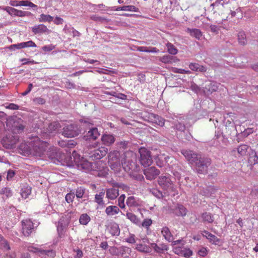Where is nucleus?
<instances>
[{
	"instance_id": "nucleus-1",
	"label": "nucleus",
	"mask_w": 258,
	"mask_h": 258,
	"mask_svg": "<svg viewBox=\"0 0 258 258\" xmlns=\"http://www.w3.org/2000/svg\"><path fill=\"white\" fill-rule=\"evenodd\" d=\"M29 145L30 147H28L25 143H21L19 149L24 151L25 155L30 153L35 156L41 157L46 151L48 144L36 138Z\"/></svg>"
},
{
	"instance_id": "nucleus-2",
	"label": "nucleus",
	"mask_w": 258,
	"mask_h": 258,
	"mask_svg": "<svg viewBox=\"0 0 258 258\" xmlns=\"http://www.w3.org/2000/svg\"><path fill=\"white\" fill-rule=\"evenodd\" d=\"M209 9L213 12V14L221 15L222 20H227L230 15L231 18L237 17V14L240 12L239 8L236 9L235 11H232L228 5H224L221 1H216L212 4Z\"/></svg>"
},
{
	"instance_id": "nucleus-3",
	"label": "nucleus",
	"mask_w": 258,
	"mask_h": 258,
	"mask_svg": "<svg viewBox=\"0 0 258 258\" xmlns=\"http://www.w3.org/2000/svg\"><path fill=\"white\" fill-rule=\"evenodd\" d=\"M135 159L136 156L132 151H126L121 156V165L125 171H128L133 168Z\"/></svg>"
},
{
	"instance_id": "nucleus-4",
	"label": "nucleus",
	"mask_w": 258,
	"mask_h": 258,
	"mask_svg": "<svg viewBox=\"0 0 258 258\" xmlns=\"http://www.w3.org/2000/svg\"><path fill=\"white\" fill-rule=\"evenodd\" d=\"M21 233L26 237H29L35 231L34 223L30 218L23 219L21 221Z\"/></svg>"
},
{
	"instance_id": "nucleus-5",
	"label": "nucleus",
	"mask_w": 258,
	"mask_h": 258,
	"mask_svg": "<svg viewBox=\"0 0 258 258\" xmlns=\"http://www.w3.org/2000/svg\"><path fill=\"white\" fill-rule=\"evenodd\" d=\"M108 164L112 169L117 170L121 165V157L117 151H113L108 154Z\"/></svg>"
},
{
	"instance_id": "nucleus-6",
	"label": "nucleus",
	"mask_w": 258,
	"mask_h": 258,
	"mask_svg": "<svg viewBox=\"0 0 258 258\" xmlns=\"http://www.w3.org/2000/svg\"><path fill=\"white\" fill-rule=\"evenodd\" d=\"M139 152L140 154V162L144 167H148L152 163V158L151 152L144 147L139 149Z\"/></svg>"
},
{
	"instance_id": "nucleus-7",
	"label": "nucleus",
	"mask_w": 258,
	"mask_h": 258,
	"mask_svg": "<svg viewBox=\"0 0 258 258\" xmlns=\"http://www.w3.org/2000/svg\"><path fill=\"white\" fill-rule=\"evenodd\" d=\"M158 183L162 188L165 190L172 191L173 183L169 175H161L158 178Z\"/></svg>"
},
{
	"instance_id": "nucleus-8",
	"label": "nucleus",
	"mask_w": 258,
	"mask_h": 258,
	"mask_svg": "<svg viewBox=\"0 0 258 258\" xmlns=\"http://www.w3.org/2000/svg\"><path fill=\"white\" fill-rule=\"evenodd\" d=\"M211 160L208 158L200 157L198 161L195 163L196 169L200 174H206L208 172V168L210 165Z\"/></svg>"
},
{
	"instance_id": "nucleus-9",
	"label": "nucleus",
	"mask_w": 258,
	"mask_h": 258,
	"mask_svg": "<svg viewBox=\"0 0 258 258\" xmlns=\"http://www.w3.org/2000/svg\"><path fill=\"white\" fill-rule=\"evenodd\" d=\"M81 130L75 124H68L63 128L62 135L67 138H73L77 136Z\"/></svg>"
},
{
	"instance_id": "nucleus-10",
	"label": "nucleus",
	"mask_w": 258,
	"mask_h": 258,
	"mask_svg": "<svg viewBox=\"0 0 258 258\" xmlns=\"http://www.w3.org/2000/svg\"><path fill=\"white\" fill-rule=\"evenodd\" d=\"M108 149L104 147L90 151L89 157L92 160H100L104 157L107 153Z\"/></svg>"
},
{
	"instance_id": "nucleus-11",
	"label": "nucleus",
	"mask_w": 258,
	"mask_h": 258,
	"mask_svg": "<svg viewBox=\"0 0 258 258\" xmlns=\"http://www.w3.org/2000/svg\"><path fill=\"white\" fill-rule=\"evenodd\" d=\"M69 224V221L67 218L62 217L60 219L57 226V231L59 237H64Z\"/></svg>"
},
{
	"instance_id": "nucleus-12",
	"label": "nucleus",
	"mask_w": 258,
	"mask_h": 258,
	"mask_svg": "<svg viewBox=\"0 0 258 258\" xmlns=\"http://www.w3.org/2000/svg\"><path fill=\"white\" fill-rule=\"evenodd\" d=\"M119 187H121V185L119 183H113L112 187L106 189V198L110 200H115L119 196Z\"/></svg>"
},
{
	"instance_id": "nucleus-13",
	"label": "nucleus",
	"mask_w": 258,
	"mask_h": 258,
	"mask_svg": "<svg viewBox=\"0 0 258 258\" xmlns=\"http://www.w3.org/2000/svg\"><path fill=\"white\" fill-rule=\"evenodd\" d=\"M181 153L187 161L191 164L196 163L200 158L197 154L191 150H183Z\"/></svg>"
},
{
	"instance_id": "nucleus-14",
	"label": "nucleus",
	"mask_w": 258,
	"mask_h": 258,
	"mask_svg": "<svg viewBox=\"0 0 258 258\" xmlns=\"http://www.w3.org/2000/svg\"><path fill=\"white\" fill-rule=\"evenodd\" d=\"M160 173L159 170L155 167H150L144 170V174L146 178L150 180L155 179Z\"/></svg>"
},
{
	"instance_id": "nucleus-15",
	"label": "nucleus",
	"mask_w": 258,
	"mask_h": 258,
	"mask_svg": "<svg viewBox=\"0 0 258 258\" xmlns=\"http://www.w3.org/2000/svg\"><path fill=\"white\" fill-rule=\"evenodd\" d=\"M156 164L158 166L162 167L168 162L167 160H171V162H176V160L173 157L165 156L164 154L158 155L155 158Z\"/></svg>"
},
{
	"instance_id": "nucleus-16",
	"label": "nucleus",
	"mask_w": 258,
	"mask_h": 258,
	"mask_svg": "<svg viewBox=\"0 0 258 258\" xmlns=\"http://www.w3.org/2000/svg\"><path fill=\"white\" fill-rule=\"evenodd\" d=\"M100 136L98 128L96 127H93L90 129L86 134L84 136V139L85 140H96Z\"/></svg>"
},
{
	"instance_id": "nucleus-17",
	"label": "nucleus",
	"mask_w": 258,
	"mask_h": 258,
	"mask_svg": "<svg viewBox=\"0 0 258 258\" xmlns=\"http://www.w3.org/2000/svg\"><path fill=\"white\" fill-rule=\"evenodd\" d=\"M60 127V124L57 122H53L50 123L48 127L47 128V131L45 133L43 134L42 135L44 139L47 138L50 136V134L52 133L53 132L55 131L57 129H58Z\"/></svg>"
},
{
	"instance_id": "nucleus-18",
	"label": "nucleus",
	"mask_w": 258,
	"mask_h": 258,
	"mask_svg": "<svg viewBox=\"0 0 258 258\" xmlns=\"http://www.w3.org/2000/svg\"><path fill=\"white\" fill-rule=\"evenodd\" d=\"M202 235L203 236L206 237L209 240V242L213 244L217 245L220 242L219 238L208 231H203Z\"/></svg>"
},
{
	"instance_id": "nucleus-19",
	"label": "nucleus",
	"mask_w": 258,
	"mask_h": 258,
	"mask_svg": "<svg viewBox=\"0 0 258 258\" xmlns=\"http://www.w3.org/2000/svg\"><path fill=\"white\" fill-rule=\"evenodd\" d=\"M32 31L34 34L49 33V30L43 24H39L32 27Z\"/></svg>"
},
{
	"instance_id": "nucleus-20",
	"label": "nucleus",
	"mask_w": 258,
	"mask_h": 258,
	"mask_svg": "<svg viewBox=\"0 0 258 258\" xmlns=\"http://www.w3.org/2000/svg\"><path fill=\"white\" fill-rule=\"evenodd\" d=\"M151 246L155 251L159 253H162L165 251H167L169 249L167 245L165 243H161L159 245H157L156 243H152Z\"/></svg>"
},
{
	"instance_id": "nucleus-21",
	"label": "nucleus",
	"mask_w": 258,
	"mask_h": 258,
	"mask_svg": "<svg viewBox=\"0 0 258 258\" xmlns=\"http://www.w3.org/2000/svg\"><path fill=\"white\" fill-rule=\"evenodd\" d=\"M102 143L107 146H109L115 142V138L112 135H103L101 139Z\"/></svg>"
},
{
	"instance_id": "nucleus-22",
	"label": "nucleus",
	"mask_w": 258,
	"mask_h": 258,
	"mask_svg": "<svg viewBox=\"0 0 258 258\" xmlns=\"http://www.w3.org/2000/svg\"><path fill=\"white\" fill-rule=\"evenodd\" d=\"M218 89L216 83L209 82L205 85L204 88V92L207 95L212 94L213 92L216 91Z\"/></svg>"
},
{
	"instance_id": "nucleus-23",
	"label": "nucleus",
	"mask_w": 258,
	"mask_h": 258,
	"mask_svg": "<svg viewBox=\"0 0 258 258\" xmlns=\"http://www.w3.org/2000/svg\"><path fill=\"white\" fill-rule=\"evenodd\" d=\"M149 118L151 119V121L157 124L160 126H164L165 124V119L161 116L156 115L155 114H150L149 115Z\"/></svg>"
},
{
	"instance_id": "nucleus-24",
	"label": "nucleus",
	"mask_w": 258,
	"mask_h": 258,
	"mask_svg": "<svg viewBox=\"0 0 258 258\" xmlns=\"http://www.w3.org/2000/svg\"><path fill=\"white\" fill-rule=\"evenodd\" d=\"M248 162L250 165H253L258 163V157L256 152L251 149L248 152Z\"/></svg>"
},
{
	"instance_id": "nucleus-25",
	"label": "nucleus",
	"mask_w": 258,
	"mask_h": 258,
	"mask_svg": "<svg viewBox=\"0 0 258 258\" xmlns=\"http://www.w3.org/2000/svg\"><path fill=\"white\" fill-rule=\"evenodd\" d=\"M160 61L164 63H176L179 61V59L176 57L169 55H165L159 58Z\"/></svg>"
},
{
	"instance_id": "nucleus-26",
	"label": "nucleus",
	"mask_w": 258,
	"mask_h": 258,
	"mask_svg": "<svg viewBox=\"0 0 258 258\" xmlns=\"http://www.w3.org/2000/svg\"><path fill=\"white\" fill-rule=\"evenodd\" d=\"M161 233L164 238L168 242H171L173 240V236L171 234L168 227L165 226L162 228Z\"/></svg>"
},
{
	"instance_id": "nucleus-27",
	"label": "nucleus",
	"mask_w": 258,
	"mask_h": 258,
	"mask_svg": "<svg viewBox=\"0 0 258 258\" xmlns=\"http://www.w3.org/2000/svg\"><path fill=\"white\" fill-rule=\"evenodd\" d=\"M31 192V187L27 184H23L21 189L20 194L24 199H26Z\"/></svg>"
},
{
	"instance_id": "nucleus-28",
	"label": "nucleus",
	"mask_w": 258,
	"mask_h": 258,
	"mask_svg": "<svg viewBox=\"0 0 258 258\" xmlns=\"http://www.w3.org/2000/svg\"><path fill=\"white\" fill-rule=\"evenodd\" d=\"M119 209L116 206H109L106 207L105 209V213L108 216H113L119 213Z\"/></svg>"
},
{
	"instance_id": "nucleus-29",
	"label": "nucleus",
	"mask_w": 258,
	"mask_h": 258,
	"mask_svg": "<svg viewBox=\"0 0 258 258\" xmlns=\"http://www.w3.org/2000/svg\"><path fill=\"white\" fill-rule=\"evenodd\" d=\"M186 31L190 34L191 36L194 37L198 40H200L202 36V32L200 29H198L187 28Z\"/></svg>"
},
{
	"instance_id": "nucleus-30",
	"label": "nucleus",
	"mask_w": 258,
	"mask_h": 258,
	"mask_svg": "<svg viewBox=\"0 0 258 258\" xmlns=\"http://www.w3.org/2000/svg\"><path fill=\"white\" fill-rule=\"evenodd\" d=\"M202 222L204 223H212L214 220L213 215L208 212H204L202 214Z\"/></svg>"
},
{
	"instance_id": "nucleus-31",
	"label": "nucleus",
	"mask_w": 258,
	"mask_h": 258,
	"mask_svg": "<svg viewBox=\"0 0 258 258\" xmlns=\"http://www.w3.org/2000/svg\"><path fill=\"white\" fill-rule=\"evenodd\" d=\"M109 233L113 236H118L120 233V229L116 223L111 224L108 228Z\"/></svg>"
},
{
	"instance_id": "nucleus-32",
	"label": "nucleus",
	"mask_w": 258,
	"mask_h": 258,
	"mask_svg": "<svg viewBox=\"0 0 258 258\" xmlns=\"http://www.w3.org/2000/svg\"><path fill=\"white\" fill-rule=\"evenodd\" d=\"M175 213L178 216H184L187 213V210L183 206L178 205L175 209Z\"/></svg>"
},
{
	"instance_id": "nucleus-33",
	"label": "nucleus",
	"mask_w": 258,
	"mask_h": 258,
	"mask_svg": "<svg viewBox=\"0 0 258 258\" xmlns=\"http://www.w3.org/2000/svg\"><path fill=\"white\" fill-rule=\"evenodd\" d=\"M238 40L239 44L244 45L247 43L246 34L243 31H239L237 35Z\"/></svg>"
},
{
	"instance_id": "nucleus-34",
	"label": "nucleus",
	"mask_w": 258,
	"mask_h": 258,
	"mask_svg": "<svg viewBox=\"0 0 258 258\" xmlns=\"http://www.w3.org/2000/svg\"><path fill=\"white\" fill-rule=\"evenodd\" d=\"M41 256H45L46 258H54L55 256V251L53 250L42 249Z\"/></svg>"
},
{
	"instance_id": "nucleus-35",
	"label": "nucleus",
	"mask_w": 258,
	"mask_h": 258,
	"mask_svg": "<svg viewBox=\"0 0 258 258\" xmlns=\"http://www.w3.org/2000/svg\"><path fill=\"white\" fill-rule=\"evenodd\" d=\"M105 195V191L103 189L98 194H96L95 196V202H96L99 205H104V202L103 200V197Z\"/></svg>"
},
{
	"instance_id": "nucleus-36",
	"label": "nucleus",
	"mask_w": 258,
	"mask_h": 258,
	"mask_svg": "<svg viewBox=\"0 0 258 258\" xmlns=\"http://www.w3.org/2000/svg\"><path fill=\"white\" fill-rule=\"evenodd\" d=\"M126 205L130 207H136L139 206L138 201L133 196H131L127 199Z\"/></svg>"
},
{
	"instance_id": "nucleus-37",
	"label": "nucleus",
	"mask_w": 258,
	"mask_h": 258,
	"mask_svg": "<svg viewBox=\"0 0 258 258\" xmlns=\"http://www.w3.org/2000/svg\"><path fill=\"white\" fill-rule=\"evenodd\" d=\"M0 247L6 250H9L11 249L8 241L1 234H0Z\"/></svg>"
},
{
	"instance_id": "nucleus-38",
	"label": "nucleus",
	"mask_w": 258,
	"mask_h": 258,
	"mask_svg": "<svg viewBox=\"0 0 258 258\" xmlns=\"http://www.w3.org/2000/svg\"><path fill=\"white\" fill-rule=\"evenodd\" d=\"M248 149L249 147L247 145L243 144L239 146L237 148V150L240 155L244 156L246 155Z\"/></svg>"
},
{
	"instance_id": "nucleus-39",
	"label": "nucleus",
	"mask_w": 258,
	"mask_h": 258,
	"mask_svg": "<svg viewBox=\"0 0 258 258\" xmlns=\"http://www.w3.org/2000/svg\"><path fill=\"white\" fill-rule=\"evenodd\" d=\"M166 46L167 48L168 52L172 55H175L178 52L177 49L174 46V45L170 42L167 43Z\"/></svg>"
},
{
	"instance_id": "nucleus-40",
	"label": "nucleus",
	"mask_w": 258,
	"mask_h": 258,
	"mask_svg": "<svg viewBox=\"0 0 258 258\" xmlns=\"http://www.w3.org/2000/svg\"><path fill=\"white\" fill-rule=\"evenodd\" d=\"M53 17L49 15H45L44 14H41L38 19L40 22H50L53 20Z\"/></svg>"
},
{
	"instance_id": "nucleus-41",
	"label": "nucleus",
	"mask_w": 258,
	"mask_h": 258,
	"mask_svg": "<svg viewBox=\"0 0 258 258\" xmlns=\"http://www.w3.org/2000/svg\"><path fill=\"white\" fill-rule=\"evenodd\" d=\"M136 249L140 251L144 252H149L151 251V248L145 244H137Z\"/></svg>"
},
{
	"instance_id": "nucleus-42",
	"label": "nucleus",
	"mask_w": 258,
	"mask_h": 258,
	"mask_svg": "<svg viewBox=\"0 0 258 258\" xmlns=\"http://www.w3.org/2000/svg\"><path fill=\"white\" fill-rule=\"evenodd\" d=\"M90 220V217L87 214H83L81 215L79 221L81 224L86 225Z\"/></svg>"
},
{
	"instance_id": "nucleus-43",
	"label": "nucleus",
	"mask_w": 258,
	"mask_h": 258,
	"mask_svg": "<svg viewBox=\"0 0 258 258\" xmlns=\"http://www.w3.org/2000/svg\"><path fill=\"white\" fill-rule=\"evenodd\" d=\"M127 218L135 224H138L139 223V219L136 215L132 213H127Z\"/></svg>"
},
{
	"instance_id": "nucleus-44",
	"label": "nucleus",
	"mask_w": 258,
	"mask_h": 258,
	"mask_svg": "<svg viewBox=\"0 0 258 258\" xmlns=\"http://www.w3.org/2000/svg\"><path fill=\"white\" fill-rule=\"evenodd\" d=\"M90 19L94 21L103 23L104 22H108L109 20L105 18L101 17L98 15H93L90 16Z\"/></svg>"
},
{
	"instance_id": "nucleus-45",
	"label": "nucleus",
	"mask_w": 258,
	"mask_h": 258,
	"mask_svg": "<svg viewBox=\"0 0 258 258\" xmlns=\"http://www.w3.org/2000/svg\"><path fill=\"white\" fill-rule=\"evenodd\" d=\"M171 71L175 73H179V74H190V71L189 70H185L184 69H178L174 67H172L171 68Z\"/></svg>"
},
{
	"instance_id": "nucleus-46",
	"label": "nucleus",
	"mask_w": 258,
	"mask_h": 258,
	"mask_svg": "<svg viewBox=\"0 0 258 258\" xmlns=\"http://www.w3.org/2000/svg\"><path fill=\"white\" fill-rule=\"evenodd\" d=\"M81 167L86 170H89L92 168V163L87 160H84L80 163Z\"/></svg>"
},
{
	"instance_id": "nucleus-47",
	"label": "nucleus",
	"mask_w": 258,
	"mask_h": 258,
	"mask_svg": "<svg viewBox=\"0 0 258 258\" xmlns=\"http://www.w3.org/2000/svg\"><path fill=\"white\" fill-rule=\"evenodd\" d=\"M0 194L6 196V198H8L12 196L11 190L8 187H5L1 189Z\"/></svg>"
},
{
	"instance_id": "nucleus-48",
	"label": "nucleus",
	"mask_w": 258,
	"mask_h": 258,
	"mask_svg": "<svg viewBox=\"0 0 258 258\" xmlns=\"http://www.w3.org/2000/svg\"><path fill=\"white\" fill-rule=\"evenodd\" d=\"M28 250L29 251L38 254L39 256H41V251L42 249L33 246H30L28 247Z\"/></svg>"
},
{
	"instance_id": "nucleus-49",
	"label": "nucleus",
	"mask_w": 258,
	"mask_h": 258,
	"mask_svg": "<svg viewBox=\"0 0 258 258\" xmlns=\"http://www.w3.org/2000/svg\"><path fill=\"white\" fill-rule=\"evenodd\" d=\"M20 6H29L31 8H36L37 5L29 1H20L19 2Z\"/></svg>"
},
{
	"instance_id": "nucleus-50",
	"label": "nucleus",
	"mask_w": 258,
	"mask_h": 258,
	"mask_svg": "<svg viewBox=\"0 0 258 258\" xmlns=\"http://www.w3.org/2000/svg\"><path fill=\"white\" fill-rule=\"evenodd\" d=\"M123 11H130L134 12H138L139 11V9L134 6H123Z\"/></svg>"
},
{
	"instance_id": "nucleus-51",
	"label": "nucleus",
	"mask_w": 258,
	"mask_h": 258,
	"mask_svg": "<svg viewBox=\"0 0 258 258\" xmlns=\"http://www.w3.org/2000/svg\"><path fill=\"white\" fill-rule=\"evenodd\" d=\"M85 189L83 187H78L76 189V196L77 198H82L85 194Z\"/></svg>"
},
{
	"instance_id": "nucleus-52",
	"label": "nucleus",
	"mask_w": 258,
	"mask_h": 258,
	"mask_svg": "<svg viewBox=\"0 0 258 258\" xmlns=\"http://www.w3.org/2000/svg\"><path fill=\"white\" fill-rule=\"evenodd\" d=\"M125 196L124 195H121L118 199V206L121 209H124L125 208L124 200Z\"/></svg>"
},
{
	"instance_id": "nucleus-53",
	"label": "nucleus",
	"mask_w": 258,
	"mask_h": 258,
	"mask_svg": "<svg viewBox=\"0 0 258 258\" xmlns=\"http://www.w3.org/2000/svg\"><path fill=\"white\" fill-rule=\"evenodd\" d=\"M174 128L180 132H184L185 130V126L184 123L178 122L175 124Z\"/></svg>"
},
{
	"instance_id": "nucleus-54",
	"label": "nucleus",
	"mask_w": 258,
	"mask_h": 258,
	"mask_svg": "<svg viewBox=\"0 0 258 258\" xmlns=\"http://www.w3.org/2000/svg\"><path fill=\"white\" fill-rule=\"evenodd\" d=\"M75 198V194L73 192H70L67 194L65 197L66 201L68 203H72Z\"/></svg>"
},
{
	"instance_id": "nucleus-55",
	"label": "nucleus",
	"mask_w": 258,
	"mask_h": 258,
	"mask_svg": "<svg viewBox=\"0 0 258 258\" xmlns=\"http://www.w3.org/2000/svg\"><path fill=\"white\" fill-rule=\"evenodd\" d=\"M23 43V47L26 48V47H37L36 44L34 42H33L32 40H30L27 42H24Z\"/></svg>"
},
{
	"instance_id": "nucleus-56",
	"label": "nucleus",
	"mask_w": 258,
	"mask_h": 258,
	"mask_svg": "<svg viewBox=\"0 0 258 258\" xmlns=\"http://www.w3.org/2000/svg\"><path fill=\"white\" fill-rule=\"evenodd\" d=\"M33 102L37 104L43 105L45 103V100L40 97H35L33 99Z\"/></svg>"
},
{
	"instance_id": "nucleus-57",
	"label": "nucleus",
	"mask_w": 258,
	"mask_h": 258,
	"mask_svg": "<svg viewBox=\"0 0 258 258\" xmlns=\"http://www.w3.org/2000/svg\"><path fill=\"white\" fill-rule=\"evenodd\" d=\"M24 128V126L22 124H19V125H16L14 126L13 132L15 133H20L23 132Z\"/></svg>"
},
{
	"instance_id": "nucleus-58",
	"label": "nucleus",
	"mask_w": 258,
	"mask_h": 258,
	"mask_svg": "<svg viewBox=\"0 0 258 258\" xmlns=\"http://www.w3.org/2000/svg\"><path fill=\"white\" fill-rule=\"evenodd\" d=\"M55 45L53 44L47 45L43 46L42 49L44 52H49L55 48Z\"/></svg>"
},
{
	"instance_id": "nucleus-59",
	"label": "nucleus",
	"mask_w": 258,
	"mask_h": 258,
	"mask_svg": "<svg viewBox=\"0 0 258 258\" xmlns=\"http://www.w3.org/2000/svg\"><path fill=\"white\" fill-rule=\"evenodd\" d=\"M8 12L10 15H15L16 9L12 7H7L3 9Z\"/></svg>"
},
{
	"instance_id": "nucleus-60",
	"label": "nucleus",
	"mask_w": 258,
	"mask_h": 258,
	"mask_svg": "<svg viewBox=\"0 0 258 258\" xmlns=\"http://www.w3.org/2000/svg\"><path fill=\"white\" fill-rule=\"evenodd\" d=\"M152 224V220L151 219H146L142 223V226L148 228Z\"/></svg>"
},
{
	"instance_id": "nucleus-61",
	"label": "nucleus",
	"mask_w": 258,
	"mask_h": 258,
	"mask_svg": "<svg viewBox=\"0 0 258 258\" xmlns=\"http://www.w3.org/2000/svg\"><path fill=\"white\" fill-rule=\"evenodd\" d=\"M128 249V248L123 246L118 247V255L123 256L125 253L126 250Z\"/></svg>"
},
{
	"instance_id": "nucleus-62",
	"label": "nucleus",
	"mask_w": 258,
	"mask_h": 258,
	"mask_svg": "<svg viewBox=\"0 0 258 258\" xmlns=\"http://www.w3.org/2000/svg\"><path fill=\"white\" fill-rule=\"evenodd\" d=\"M135 236L134 234H131L130 236L125 239V241L129 243L134 244L136 243V240L135 238Z\"/></svg>"
},
{
	"instance_id": "nucleus-63",
	"label": "nucleus",
	"mask_w": 258,
	"mask_h": 258,
	"mask_svg": "<svg viewBox=\"0 0 258 258\" xmlns=\"http://www.w3.org/2000/svg\"><path fill=\"white\" fill-rule=\"evenodd\" d=\"M199 65H200L199 64L197 63H190L189 64V68L192 71H198V68L199 67Z\"/></svg>"
},
{
	"instance_id": "nucleus-64",
	"label": "nucleus",
	"mask_w": 258,
	"mask_h": 258,
	"mask_svg": "<svg viewBox=\"0 0 258 258\" xmlns=\"http://www.w3.org/2000/svg\"><path fill=\"white\" fill-rule=\"evenodd\" d=\"M117 145L119 148L125 149L128 145V142L125 141H120L118 142Z\"/></svg>"
}]
</instances>
